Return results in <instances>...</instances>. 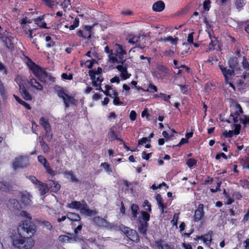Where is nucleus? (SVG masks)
<instances>
[{
	"label": "nucleus",
	"mask_w": 249,
	"mask_h": 249,
	"mask_svg": "<svg viewBox=\"0 0 249 249\" xmlns=\"http://www.w3.org/2000/svg\"><path fill=\"white\" fill-rule=\"evenodd\" d=\"M21 217H26L29 220H24L19 224L18 227L9 229V236L12 241V245L19 249H30L35 245V242L31 238L36 231V226L30 221L32 218L29 213L25 210L20 213Z\"/></svg>",
	"instance_id": "obj_1"
},
{
	"label": "nucleus",
	"mask_w": 249,
	"mask_h": 249,
	"mask_svg": "<svg viewBox=\"0 0 249 249\" xmlns=\"http://www.w3.org/2000/svg\"><path fill=\"white\" fill-rule=\"evenodd\" d=\"M2 31V29L0 26V39L5 47L7 48L8 51L13 52L14 47H15L13 34L7 30H5L4 32L1 33Z\"/></svg>",
	"instance_id": "obj_2"
},
{
	"label": "nucleus",
	"mask_w": 249,
	"mask_h": 249,
	"mask_svg": "<svg viewBox=\"0 0 249 249\" xmlns=\"http://www.w3.org/2000/svg\"><path fill=\"white\" fill-rule=\"evenodd\" d=\"M54 90L55 93H57V96L62 98L66 108H68L70 104L71 105H75L76 100L73 97L68 95V94L67 93V91L64 89L62 87L55 86Z\"/></svg>",
	"instance_id": "obj_3"
},
{
	"label": "nucleus",
	"mask_w": 249,
	"mask_h": 249,
	"mask_svg": "<svg viewBox=\"0 0 249 249\" xmlns=\"http://www.w3.org/2000/svg\"><path fill=\"white\" fill-rule=\"evenodd\" d=\"M31 61V65H30L29 69L32 71V73L36 76V78L40 81L41 82H44V80L46 77V72L43 71L39 66L30 59Z\"/></svg>",
	"instance_id": "obj_4"
},
{
	"label": "nucleus",
	"mask_w": 249,
	"mask_h": 249,
	"mask_svg": "<svg viewBox=\"0 0 249 249\" xmlns=\"http://www.w3.org/2000/svg\"><path fill=\"white\" fill-rule=\"evenodd\" d=\"M94 26L84 25L77 31L76 35L83 39H90L93 34Z\"/></svg>",
	"instance_id": "obj_5"
},
{
	"label": "nucleus",
	"mask_w": 249,
	"mask_h": 249,
	"mask_svg": "<svg viewBox=\"0 0 249 249\" xmlns=\"http://www.w3.org/2000/svg\"><path fill=\"white\" fill-rule=\"evenodd\" d=\"M39 124L45 131V138L48 142H51L53 138L52 126L48 119L41 117L39 119Z\"/></svg>",
	"instance_id": "obj_6"
},
{
	"label": "nucleus",
	"mask_w": 249,
	"mask_h": 249,
	"mask_svg": "<svg viewBox=\"0 0 249 249\" xmlns=\"http://www.w3.org/2000/svg\"><path fill=\"white\" fill-rule=\"evenodd\" d=\"M156 69L157 71L152 72V75L158 80H162L169 73L168 67L162 64H157Z\"/></svg>",
	"instance_id": "obj_7"
},
{
	"label": "nucleus",
	"mask_w": 249,
	"mask_h": 249,
	"mask_svg": "<svg viewBox=\"0 0 249 249\" xmlns=\"http://www.w3.org/2000/svg\"><path fill=\"white\" fill-rule=\"evenodd\" d=\"M121 231L130 241L135 243H138L140 241V238L136 230L127 226H124L122 227Z\"/></svg>",
	"instance_id": "obj_8"
},
{
	"label": "nucleus",
	"mask_w": 249,
	"mask_h": 249,
	"mask_svg": "<svg viewBox=\"0 0 249 249\" xmlns=\"http://www.w3.org/2000/svg\"><path fill=\"white\" fill-rule=\"evenodd\" d=\"M50 6L59 5L65 11L66 9L70 10L71 8L70 0H42Z\"/></svg>",
	"instance_id": "obj_9"
},
{
	"label": "nucleus",
	"mask_w": 249,
	"mask_h": 249,
	"mask_svg": "<svg viewBox=\"0 0 249 249\" xmlns=\"http://www.w3.org/2000/svg\"><path fill=\"white\" fill-rule=\"evenodd\" d=\"M204 205L202 203H199L197 205L196 210H195L193 216V220L194 222H198L202 221L204 217L205 212L203 209Z\"/></svg>",
	"instance_id": "obj_10"
},
{
	"label": "nucleus",
	"mask_w": 249,
	"mask_h": 249,
	"mask_svg": "<svg viewBox=\"0 0 249 249\" xmlns=\"http://www.w3.org/2000/svg\"><path fill=\"white\" fill-rule=\"evenodd\" d=\"M29 179L36 185H38V190L40 191L41 195H44L47 192L46 185L39 181L35 176H29Z\"/></svg>",
	"instance_id": "obj_11"
},
{
	"label": "nucleus",
	"mask_w": 249,
	"mask_h": 249,
	"mask_svg": "<svg viewBox=\"0 0 249 249\" xmlns=\"http://www.w3.org/2000/svg\"><path fill=\"white\" fill-rule=\"evenodd\" d=\"M27 158H24L23 156H20L15 158V161L13 162V168L16 170L19 168H24L26 167L28 162Z\"/></svg>",
	"instance_id": "obj_12"
},
{
	"label": "nucleus",
	"mask_w": 249,
	"mask_h": 249,
	"mask_svg": "<svg viewBox=\"0 0 249 249\" xmlns=\"http://www.w3.org/2000/svg\"><path fill=\"white\" fill-rule=\"evenodd\" d=\"M81 208H80V212L82 213H85L86 215L91 216V215H96L97 212L95 210H91L89 209L87 203L84 199L81 201Z\"/></svg>",
	"instance_id": "obj_13"
},
{
	"label": "nucleus",
	"mask_w": 249,
	"mask_h": 249,
	"mask_svg": "<svg viewBox=\"0 0 249 249\" xmlns=\"http://www.w3.org/2000/svg\"><path fill=\"white\" fill-rule=\"evenodd\" d=\"M116 69L121 72L120 76L122 80H125L130 77L131 74L127 72V67L124 64L116 66Z\"/></svg>",
	"instance_id": "obj_14"
},
{
	"label": "nucleus",
	"mask_w": 249,
	"mask_h": 249,
	"mask_svg": "<svg viewBox=\"0 0 249 249\" xmlns=\"http://www.w3.org/2000/svg\"><path fill=\"white\" fill-rule=\"evenodd\" d=\"M245 80L242 79L241 77H235L233 79V83L236 86L238 91H242L247 89V82L244 81Z\"/></svg>",
	"instance_id": "obj_15"
},
{
	"label": "nucleus",
	"mask_w": 249,
	"mask_h": 249,
	"mask_svg": "<svg viewBox=\"0 0 249 249\" xmlns=\"http://www.w3.org/2000/svg\"><path fill=\"white\" fill-rule=\"evenodd\" d=\"M235 112L233 113H231L230 116L232 117L233 123H237L238 122V118L240 116V114L243 113V110L241 105L238 103L235 105Z\"/></svg>",
	"instance_id": "obj_16"
},
{
	"label": "nucleus",
	"mask_w": 249,
	"mask_h": 249,
	"mask_svg": "<svg viewBox=\"0 0 249 249\" xmlns=\"http://www.w3.org/2000/svg\"><path fill=\"white\" fill-rule=\"evenodd\" d=\"M219 69H220L222 74H223L225 81L228 83V76H233L235 75V72L233 70H231L230 69H227L222 65H218Z\"/></svg>",
	"instance_id": "obj_17"
},
{
	"label": "nucleus",
	"mask_w": 249,
	"mask_h": 249,
	"mask_svg": "<svg viewBox=\"0 0 249 249\" xmlns=\"http://www.w3.org/2000/svg\"><path fill=\"white\" fill-rule=\"evenodd\" d=\"M93 222L97 227H107L108 226V222H107V220L99 216L93 217Z\"/></svg>",
	"instance_id": "obj_18"
},
{
	"label": "nucleus",
	"mask_w": 249,
	"mask_h": 249,
	"mask_svg": "<svg viewBox=\"0 0 249 249\" xmlns=\"http://www.w3.org/2000/svg\"><path fill=\"white\" fill-rule=\"evenodd\" d=\"M108 54H109V59L110 61L112 62L113 63L124 64L126 61V59H124V57H122L121 60L119 59V55L117 54L116 53H114L113 51Z\"/></svg>",
	"instance_id": "obj_19"
},
{
	"label": "nucleus",
	"mask_w": 249,
	"mask_h": 249,
	"mask_svg": "<svg viewBox=\"0 0 249 249\" xmlns=\"http://www.w3.org/2000/svg\"><path fill=\"white\" fill-rule=\"evenodd\" d=\"M213 231H210L207 232V233H205L202 235V238L201 241H203V243H204L205 245L206 246L207 248H210V245H211L212 241H213Z\"/></svg>",
	"instance_id": "obj_20"
},
{
	"label": "nucleus",
	"mask_w": 249,
	"mask_h": 249,
	"mask_svg": "<svg viewBox=\"0 0 249 249\" xmlns=\"http://www.w3.org/2000/svg\"><path fill=\"white\" fill-rule=\"evenodd\" d=\"M19 91L23 96L24 100L31 101L32 99V95H30V93L26 90V88L24 85L21 83L18 84Z\"/></svg>",
	"instance_id": "obj_21"
},
{
	"label": "nucleus",
	"mask_w": 249,
	"mask_h": 249,
	"mask_svg": "<svg viewBox=\"0 0 249 249\" xmlns=\"http://www.w3.org/2000/svg\"><path fill=\"white\" fill-rule=\"evenodd\" d=\"M69 18H71V19H68V21L72 23V24L70 25L68 24H65L64 27L66 28H69L70 30H73L79 25V19L77 17L74 18L73 17H69Z\"/></svg>",
	"instance_id": "obj_22"
},
{
	"label": "nucleus",
	"mask_w": 249,
	"mask_h": 249,
	"mask_svg": "<svg viewBox=\"0 0 249 249\" xmlns=\"http://www.w3.org/2000/svg\"><path fill=\"white\" fill-rule=\"evenodd\" d=\"M149 227V224L147 222H143L141 220L140 221V224L138 225V230L139 232L143 236L146 235L147 229Z\"/></svg>",
	"instance_id": "obj_23"
},
{
	"label": "nucleus",
	"mask_w": 249,
	"mask_h": 249,
	"mask_svg": "<svg viewBox=\"0 0 249 249\" xmlns=\"http://www.w3.org/2000/svg\"><path fill=\"white\" fill-rule=\"evenodd\" d=\"M155 245L158 249H174L170 245L166 244L164 240L161 239L155 241Z\"/></svg>",
	"instance_id": "obj_24"
},
{
	"label": "nucleus",
	"mask_w": 249,
	"mask_h": 249,
	"mask_svg": "<svg viewBox=\"0 0 249 249\" xmlns=\"http://www.w3.org/2000/svg\"><path fill=\"white\" fill-rule=\"evenodd\" d=\"M115 53L116 54H119V59L121 60L122 57H124V55H126L127 53L125 50L123 48L122 45L116 43L115 45Z\"/></svg>",
	"instance_id": "obj_25"
},
{
	"label": "nucleus",
	"mask_w": 249,
	"mask_h": 249,
	"mask_svg": "<svg viewBox=\"0 0 249 249\" xmlns=\"http://www.w3.org/2000/svg\"><path fill=\"white\" fill-rule=\"evenodd\" d=\"M155 199L156 201H157L158 207H159L161 211V213H163L164 212V210L166 209L167 206L165 204L163 203V200L160 194H158L156 195Z\"/></svg>",
	"instance_id": "obj_26"
},
{
	"label": "nucleus",
	"mask_w": 249,
	"mask_h": 249,
	"mask_svg": "<svg viewBox=\"0 0 249 249\" xmlns=\"http://www.w3.org/2000/svg\"><path fill=\"white\" fill-rule=\"evenodd\" d=\"M130 211H131V220H135L139 213V208L137 204L133 203L130 205Z\"/></svg>",
	"instance_id": "obj_27"
},
{
	"label": "nucleus",
	"mask_w": 249,
	"mask_h": 249,
	"mask_svg": "<svg viewBox=\"0 0 249 249\" xmlns=\"http://www.w3.org/2000/svg\"><path fill=\"white\" fill-rule=\"evenodd\" d=\"M67 218L71 222H82L80 215L73 212H67Z\"/></svg>",
	"instance_id": "obj_28"
},
{
	"label": "nucleus",
	"mask_w": 249,
	"mask_h": 249,
	"mask_svg": "<svg viewBox=\"0 0 249 249\" xmlns=\"http://www.w3.org/2000/svg\"><path fill=\"white\" fill-rule=\"evenodd\" d=\"M209 35V37L211 39V42L208 45V48L206 50V52H210L211 51L214 50V48L215 47L216 44L215 43L216 41V38L214 37L211 33H208Z\"/></svg>",
	"instance_id": "obj_29"
},
{
	"label": "nucleus",
	"mask_w": 249,
	"mask_h": 249,
	"mask_svg": "<svg viewBox=\"0 0 249 249\" xmlns=\"http://www.w3.org/2000/svg\"><path fill=\"white\" fill-rule=\"evenodd\" d=\"M32 196L29 193L21 194L20 196V201L24 206H29L30 204L31 198Z\"/></svg>",
	"instance_id": "obj_30"
},
{
	"label": "nucleus",
	"mask_w": 249,
	"mask_h": 249,
	"mask_svg": "<svg viewBox=\"0 0 249 249\" xmlns=\"http://www.w3.org/2000/svg\"><path fill=\"white\" fill-rule=\"evenodd\" d=\"M164 8L165 4L161 0L156 2L153 4L152 6L153 10L156 12H161L164 10Z\"/></svg>",
	"instance_id": "obj_31"
},
{
	"label": "nucleus",
	"mask_w": 249,
	"mask_h": 249,
	"mask_svg": "<svg viewBox=\"0 0 249 249\" xmlns=\"http://www.w3.org/2000/svg\"><path fill=\"white\" fill-rule=\"evenodd\" d=\"M160 40L161 41H162L164 43L170 42L172 45H177L178 44V37H175V38H173L171 36H168L166 37L161 38Z\"/></svg>",
	"instance_id": "obj_32"
},
{
	"label": "nucleus",
	"mask_w": 249,
	"mask_h": 249,
	"mask_svg": "<svg viewBox=\"0 0 249 249\" xmlns=\"http://www.w3.org/2000/svg\"><path fill=\"white\" fill-rule=\"evenodd\" d=\"M82 203L79 201H71V202L66 205V207L69 209H76L80 210Z\"/></svg>",
	"instance_id": "obj_33"
},
{
	"label": "nucleus",
	"mask_w": 249,
	"mask_h": 249,
	"mask_svg": "<svg viewBox=\"0 0 249 249\" xmlns=\"http://www.w3.org/2000/svg\"><path fill=\"white\" fill-rule=\"evenodd\" d=\"M29 83L31 87L36 88L38 90H42L43 88V86L41 85V84L36 81V79L32 78L30 79L29 81Z\"/></svg>",
	"instance_id": "obj_34"
},
{
	"label": "nucleus",
	"mask_w": 249,
	"mask_h": 249,
	"mask_svg": "<svg viewBox=\"0 0 249 249\" xmlns=\"http://www.w3.org/2000/svg\"><path fill=\"white\" fill-rule=\"evenodd\" d=\"M102 72V69L100 67H98L97 70H92L89 71V75L91 80H94V76L101 75Z\"/></svg>",
	"instance_id": "obj_35"
},
{
	"label": "nucleus",
	"mask_w": 249,
	"mask_h": 249,
	"mask_svg": "<svg viewBox=\"0 0 249 249\" xmlns=\"http://www.w3.org/2000/svg\"><path fill=\"white\" fill-rule=\"evenodd\" d=\"M37 223L41 227H42L43 228H46L49 231H51L53 229L52 224L48 221L38 220Z\"/></svg>",
	"instance_id": "obj_36"
},
{
	"label": "nucleus",
	"mask_w": 249,
	"mask_h": 249,
	"mask_svg": "<svg viewBox=\"0 0 249 249\" xmlns=\"http://www.w3.org/2000/svg\"><path fill=\"white\" fill-rule=\"evenodd\" d=\"M9 202L11 204V208H13L14 210L19 211L21 209L20 204L16 199H10Z\"/></svg>",
	"instance_id": "obj_37"
},
{
	"label": "nucleus",
	"mask_w": 249,
	"mask_h": 249,
	"mask_svg": "<svg viewBox=\"0 0 249 249\" xmlns=\"http://www.w3.org/2000/svg\"><path fill=\"white\" fill-rule=\"evenodd\" d=\"M63 174V175H64V176L67 178H69V177H70L71 182L74 183L78 181V179L75 178L73 171H65Z\"/></svg>",
	"instance_id": "obj_38"
},
{
	"label": "nucleus",
	"mask_w": 249,
	"mask_h": 249,
	"mask_svg": "<svg viewBox=\"0 0 249 249\" xmlns=\"http://www.w3.org/2000/svg\"><path fill=\"white\" fill-rule=\"evenodd\" d=\"M246 3V0H234V4L238 11H241Z\"/></svg>",
	"instance_id": "obj_39"
},
{
	"label": "nucleus",
	"mask_w": 249,
	"mask_h": 249,
	"mask_svg": "<svg viewBox=\"0 0 249 249\" xmlns=\"http://www.w3.org/2000/svg\"><path fill=\"white\" fill-rule=\"evenodd\" d=\"M116 126H113V127H111L109 130V132H108V137L110 138L113 140L115 139H117V137H118V135L116 132Z\"/></svg>",
	"instance_id": "obj_40"
},
{
	"label": "nucleus",
	"mask_w": 249,
	"mask_h": 249,
	"mask_svg": "<svg viewBox=\"0 0 249 249\" xmlns=\"http://www.w3.org/2000/svg\"><path fill=\"white\" fill-rule=\"evenodd\" d=\"M91 81H92V85L93 87H97V86H99L100 84H101L102 82L103 81V77L102 75H99L98 77H96V76H94V79H91Z\"/></svg>",
	"instance_id": "obj_41"
},
{
	"label": "nucleus",
	"mask_w": 249,
	"mask_h": 249,
	"mask_svg": "<svg viewBox=\"0 0 249 249\" xmlns=\"http://www.w3.org/2000/svg\"><path fill=\"white\" fill-rule=\"evenodd\" d=\"M101 167H102L105 172L108 174H110L113 173V170L111 168L110 164L107 162H102L101 164Z\"/></svg>",
	"instance_id": "obj_42"
},
{
	"label": "nucleus",
	"mask_w": 249,
	"mask_h": 249,
	"mask_svg": "<svg viewBox=\"0 0 249 249\" xmlns=\"http://www.w3.org/2000/svg\"><path fill=\"white\" fill-rule=\"evenodd\" d=\"M40 145L42 149V150L45 153H48L50 151V148L48 144L46 143L45 142L43 141V138H41V140L40 141Z\"/></svg>",
	"instance_id": "obj_43"
},
{
	"label": "nucleus",
	"mask_w": 249,
	"mask_h": 249,
	"mask_svg": "<svg viewBox=\"0 0 249 249\" xmlns=\"http://www.w3.org/2000/svg\"><path fill=\"white\" fill-rule=\"evenodd\" d=\"M45 40L47 42H48V43H46V47L47 48H51V47L54 46V45L55 44V42L54 41H53L52 40V38L50 36H46V37L45 38Z\"/></svg>",
	"instance_id": "obj_44"
},
{
	"label": "nucleus",
	"mask_w": 249,
	"mask_h": 249,
	"mask_svg": "<svg viewBox=\"0 0 249 249\" xmlns=\"http://www.w3.org/2000/svg\"><path fill=\"white\" fill-rule=\"evenodd\" d=\"M143 222H148L150 220V214L148 212L142 211L141 212Z\"/></svg>",
	"instance_id": "obj_45"
},
{
	"label": "nucleus",
	"mask_w": 249,
	"mask_h": 249,
	"mask_svg": "<svg viewBox=\"0 0 249 249\" xmlns=\"http://www.w3.org/2000/svg\"><path fill=\"white\" fill-rule=\"evenodd\" d=\"M197 161L196 159L194 158L188 159L186 162V164L188 166V167L190 168L193 167L194 166L196 165Z\"/></svg>",
	"instance_id": "obj_46"
},
{
	"label": "nucleus",
	"mask_w": 249,
	"mask_h": 249,
	"mask_svg": "<svg viewBox=\"0 0 249 249\" xmlns=\"http://www.w3.org/2000/svg\"><path fill=\"white\" fill-rule=\"evenodd\" d=\"M43 167H45L47 173L50 174L52 176H54L56 175L55 171L53 170V169L50 166V164H46V165H44Z\"/></svg>",
	"instance_id": "obj_47"
},
{
	"label": "nucleus",
	"mask_w": 249,
	"mask_h": 249,
	"mask_svg": "<svg viewBox=\"0 0 249 249\" xmlns=\"http://www.w3.org/2000/svg\"><path fill=\"white\" fill-rule=\"evenodd\" d=\"M229 63L230 67L233 69H236L238 66V62L236 58H231L230 60Z\"/></svg>",
	"instance_id": "obj_48"
},
{
	"label": "nucleus",
	"mask_w": 249,
	"mask_h": 249,
	"mask_svg": "<svg viewBox=\"0 0 249 249\" xmlns=\"http://www.w3.org/2000/svg\"><path fill=\"white\" fill-rule=\"evenodd\" d=\"M211 1L210 0H205L203 3V8L204 11H208L211 7Z\"/></svg>",
	"instance_id": "obj_49"
},
{
	"label": "nucleus",
	"mask_w": 249,
	"mask_h": 249,
	"mask_svg": "<svg viewBox=\"0 0 249 249\" xmlns=\"http://www.w3.org/2000/svg\"><path fill=\"white\" fill-rule=\"evenodd\" d=\"M232 196L233 198L236 200H240L242 198V195L241 193L237 191L233 192Z\"/></svg>",
	"instance_id": "obj_50"
},
{
	"label": "nucleus",
	"mask_w": 249,
	"mask_h": 249,
	"mask_svg": "<svg viewBox=\"0 0 249 249\" xmlns=\"http://www.w3.org/2000/svg\"><path fill=\"white\" fill-rule=\"evenodd\" d=\"M242 65H243L244 69L247 71H249V62L245 56H243V61H242Z\"/></svg>",
	"instance_id": "obj_51"
},
{
	"label": "nucleus",
	"mask_w": 249,
	"mask_h": 249,
	"mask_svg": "<svg viewBox=\"0 0 249 249\" xmlns=\"http://www.w3.org/2000/svg\"><path fill=\"white\" fill-rule=\"evenodd\" d=\"M71 239L68 235H60L59 237V241L63 243H69Z\"/></svg>",
	"instance_id": "obj_52"
},
{
	"label": "nucleus",
	"mask_w": 249,
	"mask_h": 249,
	"mask_svg": "<svg viewBox=\"0 0 249 249\" xmlns=\"http://www.w3.org/2000/svg\"><path fill=\"white\" fill-rule=\"evenodd\" d=\"M37 160L38 162H40V163L43 164V166L44 165H46L49 164L46 158L41 155L38 156Z\"/></svg>",
	"instance_id": "obj_53"
},
{
	"label": "nucleus",
	"mask_w": 249,
	"mask_h": 249,
	"mask_svg": "<svg viewBox=\"0 0 249 249\" xmlns=\"http://www.w3.org/2000/svg\"><path fill=\"white\" fill-rule=\"evenodd\" d=\"M143 207H147L148 208L146 209V211L147 212L151 213L152 209H151V205L149 203V201L147 199H145L143 201Z\"/></svg>",
	"instance_id": "obj_54"
},
{
	"label": "nucleus",
	"mask_w": 249,
	"mask_h": 249,
	"mask_svg": "<svg viewBox=\"0 0 249 249\" xmlns=\"http://www.w3.org/2000/svg\"><path fill=\"white\" fill-rule=\"evenodd\" d=\"M222 135H223L224 137L231 138L233 137V135H235V133L232 130H230L228 131L225 130Z\"/></svg>",
	"instance_id": "obj_55"
},
{
	"label": "nucleus",
	"mask_w": 249,
	"mask_h": 249,
	"mask_svg": "<svg viewBox=\"0 0 249 249\" xmlns=\"http://www.w3.org/2000/svg\"><path fill=\"white\" fill-rule=\"evenodd\" d=\"M178 219V213H175L174 214L173 219L171 220L172 226L177 227Z\"/></svg>",
	"instance_id": "obj_56"
},
{
	"label": "nucleus",
	"mask_w": 249,
	"mask_h": 249,
	"mask_svg": "<svg viewBox=\"0 0 249 249\" xmlns=\"http://www.w3.org/2000/svg\"><path fill=\"white\" fill-rule=\"evenodd\" d=\"M160 98L164 101L170 103L169 100L171 99V95H166L164 93H160Z\"/></svg>",
	"instance_id": "obj_57"
},
{
	"label": "nucleus",
	"mask_w": 249,
	"mask_h": 249,
	"mask_svg": "<svg viewBox=\"0 0 249 249\" xmlns=\"http://www.w3.org/2000/svg\"><path fill=\"white\" fill-rule=\"evenodd\" d=\"M113 98V103L116 106L124 105V102L120 101L119 97H112Z\"/></svg>",
	"instance_id": "obj_58"
},
{
	"label": "nucleus",
	"mask_w": 249,
	"mask_h": 249,
	"mask_svg": "<svg viewBox=\"0 0 249 249\" xmlns=\"http://www.w3.org/2000/svg\"><path fill=\"white\" fill-rule=\"evenodd\" d=\"M240 121L244 125L249 124V115L244 116V118H240Z\"/></svg>",
	"instance_id": "obj_59"
},
{
	"label": "nucleus",
	"mask_w": 249,
	"mask_h": 249,
	"mask_svg": "<svg viewBox=\"0 0 249 249\" xmlns=\"http://www.w3.org/2000/svg\"><path fill=\"white\" fill-rule=\"evenodd\" d=\"M174 50H172L171 49L169 50H166L163 53V54H164V55L168 57H173L174 55Z\"/></svg>",
	"instance_id": "obj_60"
},
{
	"label": "nucleus",
	"mask_w": 249,
	"mask_h": 249,
	"mask_svg": "<svg viewBox=\"0 0 249 249\" xmlns=\"http://www.w3.org/2000/svg\"><path fill=\"white\" fill-rule=\"evenodd\" d=\"M148 89L150 92H155L158 91L157 87L153 83L149 84Z\"/></svg>",
	"instance_id": "obj_61"
},
{
	"label": "nucleus",
	"mask_w": 249,
	"mask_h": 249,
	"mask_svg": "<svg viewBox=\"0 0 249 249\" xmlns=\"http://www.w3.org/2000/svg\"><path fill=\"white\" fill-rule=\"evenodd\" d=\"M61 77H62L63 80H72V74L71 73L68 74L67 73H63L62 75H61Z\"/></svg>",
	"instance_id": "obj_62"
},
{
	"label": "nucleus",
	"mask_w": 249,
	"mask_h": 249,
	"mask_svg": "<svg viewBox=\"0 0 249 249\" xmlns=\"http://www.w3.org/2000/svg\"><path fill=\"white\" fill-rule=\"evenodd\" d=\"M237 77H241L242 79H244L246 81V82L249 81V72H244L243 74L236 76Z\"/></svg>",
	"instance_id": "obj_63"
},
{
	"label": "nucleus",
	"mask_w": 249,
	"mask_h": 249,
	"mask_svg": "<svg viewBox=\"0 0 249 249\" xmlns=\"http://www.w3.org/2000/svg\"><path fill=\"white\" fill-rule=\"evenodd\" d=\"M240 183L243 188H249V181L247 179L240 180Z\"/></svg>",
	"instance_id": "obj_64"
}]
</instances>
